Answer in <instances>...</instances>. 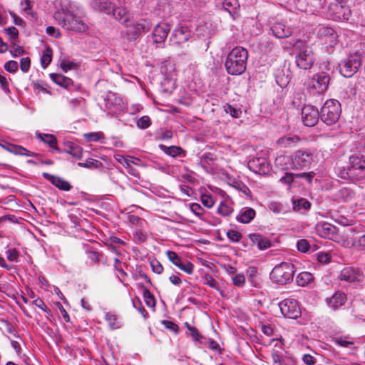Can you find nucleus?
Wrapping results in <instances>:
<instances>
[{"label":"nucleus","instance_id":"23","mask_svg":"<svg viewBox=\"0 0 365 365\" xmlns=\"http://www.w3.org/2000/svg\"><path fill=\"white\" fill-rule=\"evenodd\" d=\"M42 175L45 179L50 181L54 186L61 190L69 191L72 187L68 181L60 177L52 175L47 173H43Z\"/></svg>","mask_w":365,"mask_h":365},{"label":"nucleus","instance_id":"1","mask_svg":"<svg viewBox=\"0 0 365 365\" xmlns=\"http://www.w3.org/2000/svg\"><path fill=\"white\" fill-rule=\"evenodd\" d=\"M61 9L54 12L53 18L63 29L76 32H85L88 29L87 24L75 15L77 6L70 0H61Z\"/></svg>","mask_w":365,"mask_h":365},{"label":"nucleus","instance_id":"45","mask_svg":"<svg viewBox=\"0 0 365 365\" xmlns=\"http://www.w3.org/2000/svg\"><path fill=\"white\" fill-rule=\"evenodd\" d=\"M106 320L109 324L111 329H119L121 326L120 322L118 320V317L116 314L111 312H108L105 317Z\"/></svg>","mask_w":365,"mask_h":365},{"label":"nucleus","instance_id":"59","mask_svg":"<svg viewBox=\"0 0 365 365\" xmlns=\"http://www.w3.org/2000/svg\"><path fill=\"white\" fill-rule=\"evenodd\" d=\"M333 341L336 345L343 347H349L350 345L353 344L352 341H348L345 338H343L342 336L334 337L333 339Z\"/></svg>","mask_w":365,"mask_h":365},{"label":"nucleus","instance_id":"26","mask_svg":"<svg viewBox=\"0 0 365 365\" xmlns=\"http://www.w3.org/2000/svg\"><path fill=\"white\" fill-rule=\"evenodd\" d=\"M256 216V212L253 208L242 207L236 217V220L243 224L250 223Z\"/></svg>","mask_w":365,"mask_h":365},{"label":"nucleus","instance_id":"48","mask_svg":"<svg viewBox=\"0 0 365 365\" xmlns=\"http://www.w3.org/2000/svg\"><path fill=\"white\" fill-rule=\"evenodd\" d=\"M81 65L74 61L73 60H71L69 58H63L61 61L60 67L62 69L64 68H79Z\"/></svg>","mask_w":365,"mask_h":365},{"label":"nucleus","instance_id":"60","mask_svg":"<svg viewBox=\"0 0 365 365\" xmlns=\"http://www.w3.org/2000/svg\"><path fill=\"white\" fill-rule=\"evenodd\" d=\"M205 284L208 285L211 288L219 289V285L217 282L213 279V277L209 274H207L204 277Z\"/></svg>","mask_w":365,"mask_h":365},{"label":"nucleus","instance_id":"14","mask_svg":"<svg viewBox=\"0 0 365 365\" xmlns=\"http://www.w3.org/2000/svg\"><path fill=\"white\" fill-rule=\"evenodd\" d=\"M191 31L185 26L175 28L170 37V41L175 45H180L191 38Z\"/></svg>","mask_w":365,"mask_h":365},{"label":"nucleus","instance_id":"19","mask_svg":"<svg viewBox=\"0 0 365 365\" xmlns=\"http://www.w3.org/2000/svg\"><path fill=\"white\" fill-rule=\"evenodd\" d=\"M166 255L170 261L172 262L173 264H174L175 266L179 267L181 270L189 274L192 273L194 266L190 262H182L180 256L173 251H167Z\"/></svg>","mask_w":365,"mask_h":365},{"label":"nucleus","instance_id":"54","mask_svg":"<svg viewBox=\"0 0 365 365\" xmlns=\"http://www.w3.org/2000/svg\"><path fill=\"white\" fill-rule=\"evenodd\" d=\"M297 247L299 252L305 253L309 250L310 245L307 240L302 239L297 241Z\"/></svg>","mask_w":365,"mask_h":365},{"label":"nucleus","instance_id":"34","mask_svg":"<svg viewBox=\"0 0 365 365\" xmlns=\"http://www.w3.org/2000/svg\"><path fill=\"white\" fill-rule=\"evenodd\" d=\"M318 231L322 237L326 238H331L335 235L336 228L335 226L329 223L324 222L320 227H319Z\"/></svg>","mask_w":365,"mask_h":365},{"label":"nucleus","instance_id":"31","mask_svg":"<svg viewBox=\"0 0 365 365\" xmlns=\"http://www.w3.org/2000/svg\"><path fill=\"white\" fill-rule=\"evenodd\" d=\"M275 165L277 168L282 170L292 169V155H279L275 159Z\"/></svg>","mask_w":365,"mask_h":365},{"label":"nucleus","instance_id":"28","mask_svg":"<svg viewBox=\"0 0 365 365\" xmlns=\"http://www.w3.org/2000/svg\"><path fill=\"white\" fill-rule=\"evenodd\" d=\"M355 197V192L350 187H344L338 190L335 193V197L337 200L344 202H348L352 200Z\"/></svg>","mask_w":365,"mask_h":365},{"label":"nucleus","instance_id":"22","mask_svg":"<svg viewBox=\"0 0 365 365\" xmlns=\"http://www.w3.org/2000/svg\"><path fill=\"white\" fill-rule=\"evenodd\" d=\"M1 146L4 149L14 155L31 157H35L37 155L36 153L28 150L26 148L21 145H15L10 143H5L4 145H1Z\"/></svg>","mask_w":365,"mask_h":365},{"label":"nucleus","instance_id":"35","mask_svg":"<svg viewBox=\"0 0 365 365\" xmlns=\"http://www.w3.org/2000/svg\"><path fill=\"white\" fill-rule=\"evenodd\" d=\"M300 141V138L297 135L283 136L277 140V144L283 148H288L296 145Z\"/></svg>","mask_w":365,"mask_h":365},{"label":"nucleus","instance_id":"17","mask_svg":"<svg viewBox=\"0 0 365 365\" xmlns=\"http://www.w3.org/2000/svg\"><path fill=\"white\" fill-rule=\"evenodd\" d=\"M248 167L252 172L265 175L269 172V163L267 158L259 157L255 158L248 162Z\"/></svg>","mask_w":365,"mask_h":365},{"label":"nucleus","instance_id":"44","mask_svg":"<svg viewBox=\"0 0 365 365\" xmlns=\"http://www.w3.org/2000/svg\"><path fill=\"white\" fill-rule=\"evenodd\" d=\"M68 103L70 108L73 111L83 110L86 108V101L83 98L70 99Z\"/></svg>","mask_w":365,"mask_h":365},{"label":"nucleus","instance_id":"15","mask_svg":"<svg viewBox=\"0 0 365 365\" xmlns=\"http://www.w3.org/2000/svg\"><path fill=\"white\" fill-rule=\"evenodd\" d=\"M103 99L106 108L110 112H116L123 107V99L111 91L106 93Z\"/></svg>","mask_w":365,"mask_h":365},{"label":"nucleus","instance_id":"55","mask_svg":"<svg viewBox=\"0 0 365 365\" xmlns=\"http://www.w3.org/2000/svg\"><path fill=\"white\" fill-rule=\"evenodd\" d=\"M232 211L233 210L231 207L223 202H221L217 208V212L222 216H229Z\"/></svg>","mask_w":365,"mask_h":365},{"label":"nucleus","instance_id":"39","mask_svg":"<svg viewBox=\"0 0 365 365\" xmlns=\"http://www.w3.org/2000/svg\"><path fill=\"white\" fill-rule=\"evenodd\" d=\"M36 136L38 139L48 144L51 148L58 150V148L56 147L57 140L53 135L36 133Z\"/></svg>","mask_w":365,"mask_h":365},{"label":"nucleus","instance_id":"2","mask_svg":"<svg viewBox=\"0 0 365 365\" xmlns=\"http://www.w3.org/2000/svg\"><path fill=\"white\" fill-rule=\"evenodd\" d=\"M336 175L344 180L352 182L365 181V156L360 154L351 155L349 158L347 167L335 168Z\"/></svg>","mask_w":365,"mask_h":365},{"label":"nucleus","instance_id":"11","mask_svg":"<svg viewBox=\"0 0 365 365\" xmlns=\"http://www.w3.org/2000/svg\"><path fill=\"white\" fill-rule=\"evenodd\" d=\"M152 28L150 21L146 19H140L133 23L128 32V38L130 41L136 40L140 36L148 32Z\"/></svg>","mask_w":365,"mask_h":365},{"label":"nucleus","instance_id":"18","mask_svg":"<svg viewBox=\"0 0 365 365\" xmlns=\"http://www.w3.org/2000/svg\"><path fill=\"white\" fill-rule=\"evenodd\" d=\"M339 278L348 282H360L363 279L364 275L358 268L346 267L341 271Z\"/></svg>","mask_w":365,"mask_h":365},{"label":"nucleus","instance_id":"4","mask_svg":"<svg viewBox=\"0 0 365 365\" xmlns=\"http://www.w3.org/2000/svg\"><path fill=\"white\" fill-rule=\"evenodd\" d=\"M341 113L340 103L335 99L327 100L320 110L321 120L327 125L335 124Z\"/></svg>","mask_w":365,"mask_h":365},{"label":"nucleus","instance_id":"43","mask_svg":"<svg viewBox=\"0 0 365 365\" xmlns=\"http://www.w3.org/2000/svg\"><path fill=\"white\" fill-rule=\"evenodd\" d=\"M66 152L73 158L81 159L83 154V148L76 143H71L67 148Z\"/></svg>","mask_w":365,"mask_h":365},{"label":"nucleus","instance_id":"32","mask_svg":"<svg viewBox=\"0 0 365 365\" xmlns=\"http://www.w3.org/2000/svg\"><path fill=\"white\" fill-rule=\"evenodd\" d=\"M361 65V56L357 53L349 55L345 63V67L346 68H360Z\"/></svg>","mask_w":365,"mask_h":365},{"label":"nucleus","instance_id":"38","mask_svg":"<svg viewBox=\"0 0 365 365\" xmlns=\"http://www.w3.org/2000/svg\"><path fill=\"white\" fill-rule=\"evenodd\" d=\"M111 14L116 20L123 23L126 22L128 20V11L124 7H115L114 5Z\"/></svg>","mask_w":365,"mask_h":365},{"label":"nucleus","instance_id":"63","mask_svg":"<svg viewBox=\"0 0 365 365\" xmlns=\"http://www.w3.org/2000/svg\"><path fill=\"white\" fill-rule=\"evenodd\" d=\"M150 264L153 272L156 274H161L163 272V267L158 260H152Z\"/></svg>","mask_w":365,"mask_h":365},{"label":"nucleus","instance_id":"10","mask_svg":"<svg viewBox=\"0 0 365 365\" xmlns=\"http://www.w3.org/2000/svg\"><path fill=\"white\" fill-rule=\"evenodd\" d=\"M281 313L287 318L297 319L301 314V311L297 300L285 299L279 303Z\"/></svg>","mask_w":365,"mask_h":365},{"label":"nucleus","instance_id":"64","mask_svg":"<svg viewBox=\"0 0 365 365\" xmlns=\"http://www.w3.org/2000/svg\"><path fill=\"white\" fill-rule=\"evenodd\" d=\"M161 323L165 326V327L170 331L178 333L179 330L178 326L174 322L168 320H163Z\"/></svg>","mask_w":365,"mask_h":365},{"label":"nucleus","instance_id":"50","mask_svg":"<svg viewBox=\"0 0 365 365\" xmlns=\"http://www.w3.org/2000/svg\"><path fill=\"white\" fill-rule=\"evenodd\" d=\"M227 237L232 242H238L242 237V235L235 230H229L226 232Z\"/></svg>","mask_w":365,"mask_h":365},{"label":"nucleus","instance_id":"21","mask_svg":"<svg viewBox=\"0 0 365 365\" xmlns=\"http://www.w3.org/2000/svg\"><path fill=\"white\" fill-rule=\"evenodd\" d=\"M346 300V296L344 293L337 291L331 297L326 299L327 304L333 310H336L342 307Z\"/></svg>","mask_w":365,"mask_h":365},{"label":"nucleus","instance_id":"42","mask_svg":"<svg viewBox=\"0 0 365 365\" xmlns=\"http://www.w3.org/2000/svg\"><path fill=\"white\" fill-rule=\"evenodd\" d=\"M41 65L43 68H46L51 62L52 60V49L46 47L41 55Z\"/></svg>","mask_w":365,"mask_h":365},{"label":"nucleus","instance_id":"13","mask_svg":"<svg viewBox=\"0 0 365 365\" xmlns=\"http://www.w3.org/2000/svg\"><path fill=\"white\" fill-rule=\"evenodd\" d=\"M320 112L312 105H306L302 110V119L304 125L312 127L319 121Z\"/></svg>","mask_w":365,"mask_h":365},{"label":"nucleus","instance_id":"58","mask_svg":"<svg viewBox=\"0 0 365 365\" xmlns=\"http://www.w3.org/2000/svg\"><path fill=\"white\" fill-rule=\"evenodd\" d=\"M190 331L193 340L198 341L200 344L205 343L203 340H205L206 339L200 334L195 327H193Z\"/></svg>","mask_w":365,"mask_h":365},{"label":"nucleus","instance_id":"30","mask_svg":"<svg viewBox=\"0 0 365 365\" xmlns=\"http://www.w3.org/2000/svg\"><path fill=\"white\" fill-rule=\"evenodd\" d=\"M317 35L321 38H329L330 42L334 41L337 36L336 32L334 28L324 25L319 26Z\"/></svg>","mask_w":365,"mask_h":365},{"label":"nucleus","instance_id":"36","mask_svg":"<svg viewBox=\"0 0 365 365\" xmlns=\"http://www.w3.org/2000/svg\"><path fill=\"white\" fill-rule=\"evenodd\" d=\"M292 205L293 210L299 212L307 211L311 207V203L309 201L304 198H299L297 200L292 199Z\"/></svg>","mask_w":365,"mask_h":365},{"label":"nucleus","instance_id":"29","mask_svg":"<svg viewBox=\"0 0 365 365\" xmlns=\"http://www.w3.org/2000/svg\"><path fill=\"white\" fill-rule=\"evenodd\" d=\"M276 83L281 87H286L291 79V70H276L274 73Z\"/></svg>","mask_w":365,"mask_h":365},{"label":"nucleus","instance_id":"40","mask_svg":"<svg viewBox=\"0 0 365 365\" xmlns=\"http://www.w3.org/2000/svg\"><path fill=\"white\" fill-rule=\"evenodd\" d=\"M314 279L313 275L309 272H300L297 277V283L299 286L305 287Z\"/></svg>","mask_w":365,"mask_h":365},{"label":"nucleus","instance_id":"47","mask_svg":"<svg viewBox=\"0 0 365 365\" xmlns=\"http://www.w3.org/2000/svg\"><path fill=\"white\" fill-rule=\"evenodd\" d=\"M143 295L146 305L150 307H155V299L148 289H143Z\"/></svg>","mask_w":365,"mask_h":365},{"label":"nucleus","instance_id":"46","mask_svg":"<svg viewBox=\"0 0 365 365\" xmlns=\"http://www.w3.org/2000/svg\"><path fill=\"white\" fill-rule=\"evenodd\" d=\"M79 167L87 168H99L102 167V163L98 160L93 158H88L84 163H78Z\"/></svg>","mask_w":365,"mask_h":365},{"label":"nucleus","instance_id":"27","mask_svg":"<svg viewBox=\"0 0 365 365\" xmlns=\"http://www.w3.org/2000/svg\"><path fill=\"white\" fill-rule=\"evenodd\" d=\"M222 6L234 19L239 16L240 6L238 0H224L222 2Z\"/></svg>","mask_w":365,"mask_h":365},{"label":"nucleus","instance_id":"41","mask_svg":"<svg viewBox=\"0 0 365 365\" xmlns=\"http://www.w3.org/2000/svg\"><path fill=\"white\" fill-rule=\"evenodd\" d=\"M272 359L274 364L275 365H289L288 361L289 359L284 356L282 353L278 351L274 350L272 352Z\"/></svg>","mask_w":365,"mask_h":365},{"label":"nucleus","instance_id":"3","mask_svg":"<svg viewBox=\"0 0 365 365\" xmlns=\"http://www.w3.org/2000/svg\"><path fill=\"white\" fill-rule=\"evenodd\" d=\"M290 44L293 48L299 51L295 58L297 66L299 68H311L314 63L311 49L305 45L303 41L299 39L292 40Z\"/></svg>","mask_w":365,"mask_h":365},{"label":"nucleus","instance_id":"53","mask_svg":"<svg viewBox=\"0 0 365 365\" xmlns=\"http://www.w3.org/2000/svg\"><path fill=\"white\" fill-rule=\"evenodd\" d=\"M136 123L139 128L145 129L151 125V120L148 115H144L140 118Z\"/></svg>","mask_w":365,"mask_h":365},{"label":"nucleus","instance_id":"33","mask_svg":"<svg viewBox=\"0 0 365 365\" xmlns=\"http://www.w3.org/2000/svg\"><path fill=\"white\" fill-rule=\"evenodd\" d=\"M160 148L167 155H170L172 157L185 156V151L179 146L172 145L168 147L164 145H160Z\"/></svg>","mask_w":365,"mask_h":365},{"label":"nucleus","instance_id":"7","mask_svg":"<svg viewBox=\"0 0 365 365\" xmlns=\"http://www.w3.org/2000/svg\"><path fill=\"white\" fill-rule=\"evenodd\" d=\"M270 31L277 38L289 37L294 33L295 25L291 19L275 20L269 23Z\"/></svg>","mask_w":365,"mask_h":365},{"label":"nucleus","instance_id":"62","mask_svg":"<svg viewBox=\"0 0 365 365\" xmlns=\"http://www.w3.org/2000/svg\"><path fill=\"white\" fill-rule=\"evenodd\" d=\"M6 257H7L8 260H9L11 262H17L19 255L18 251L15 248L9 249L6 252Z\"/></svg>","mask_w":365,"mask_h":365},{"label":"nucleus","instance_id":"12","mask_svg":"<svg viewBox=\"0 0 365 365\" xmlns=\"http://www.w3.org/2000/svg\"><path fill=\"white\" fill-rule=\"evenodd\" d=\"M329 81V76L327 73L321 71L313 75L308 84L314 88L317 93H322L327 90Z\"/></svg>","mask_w":365,"mask_h":365},{"label":"nucleus","instance_id":"16","mask_svg":"<svg viewBox=\"0 0 365 365\" xmlns=\"http://www.w3.org/2000/svg\"><path fill=\"white\" fill-rule=\"evenodd\" d=\"M171 26L168 23L160 22L153 29L152 38L154 43H164L167 38L168 33L170 31Z\"/></svg>","mask_w":365,"mask_h":365},{"label":"nucleus","instance_id":"61","mask_svg":"<svg viewBox=\"0 0 365 365\" xmlns=\"http://www.w3.org/2000/svg\"><path fill=\"white\" fill-rule=\"evenodd\" d=\"M201 202L208 208H211L214 205V200L210 195L202 194L201 195Z\"/></svg>","mask_w":365,"mask_h":365},{"label":"nucleus","instance_id":"9","mask_svg":"<svg viewBox=\"0 0 365 365\" xmlns=\"http://www.w3.org/2000/svg\"><path fill=\"white\" fill-rule=\"evenodd\" d=\"M313 161V155L308 150H299L292 154V169H304L309 168Z\"/></svg>","mask_w":365,"mask_h":365},{"label":"nucleus","instance_id":"37","mask_svg":"<svg viewBox=\"0 0 365 365\" xmlns=\"http://www.w3.org/2000/svg\"><path fill=\"white\" fill-rule=\"evenodd\" d=\"M51 78L56 84H58L64 88H68L73 83V81L61 74L51 73Z\"/></svg>","mask_w":365,"mask_h":365},{"label":"nucleus","instance_id":"49","mask_svg":"<svg viewBox=\"0 0 365 365\" xmlns=\"http://www.w3.org/2000/svg\"><path fill=\"white\" fill-rule=\"evenodd\" d=\"M83 136L88 142H96L104 138L101 132L88 133H85Z\"/></svg>","mask_w":365,"mask_h":365},{"label":"nucleus","instance_id":"6","mask_svg":"<svg viewBox=\"0 0 365 365\" xmlns=\"http://www.w3.org/2000/svg\"><path fill=\"white\" fill-rule=\"evenodd\" d=\"M247 58V50L241 46H236L227 56L225 63V68H235L236 67L246 68Z\"/></svg>","mask_w":365,"mask_h":365},{"label":"nucleus","instance_id":"8","mask_svg":"<svg viewBox=\"0 0 365 365\" xmlns=\"http://www.w3.org/2000/svg\"><path fill=\"white\" fill-rule=\"evenodd\" d=\"M346 3L337 0H334V2L329 1L326 9L334 20L347 21L349 19L351 11Z\"/></svg>","mask_w":365,"mask_h":365},{"label":"nucleus","instance_id":"20","mask_svg":"<svg viewBox=\"0 0 365 365\" xmlns=\"http://www.w3.org/2000/svg\"><path fill=\"white\" fill-rule=\"evenodd\" d=\"M314 175V173L313 172L302 173H286L285 175L280 178L279 181L289 185L294 182V178H303L309 183H311Z\"/></svg>","mask_w":365,"mask_h":365},{"label":"nucleus","instance_id":"51","mask_svg":"<svg viewBox=\"0 0 365 365\" xmlns=\"http://www.w3.org/2000/svg\"><path fill=\"white\" fill-rule=\"evenodd\" d=\"M232 281L234 285L242 287L245 284L246 278L243 274L239 273L232 277Z\"/></svg>","mask_w":365,"mask_h":365},{"label":"nucleus","instance_id":"57","mask_svg":"<svg viewBox=\"0 0 365 365\" xmlns=\"http://www.w3.org/2000/svg\"><path fill=\"white\" fill-rule=\"evenodd\" d=\"M86 253L87 259L91 263H98L99 262V254L96 251L87 250Z\"/></svg>","mask_w":365,"mask_h":365},{"label":"nucleus","instance_id":"52","mask_svg":"<svg viewBox=\"0 0 365 365\" xmlns=\"http://www.w3.org/2000/svg\"><path fill=\"white\" fill-rule=\"evenodd\" d=\"M225 111L232 115L233 118H240L242 111L240 109H237L234 107H232L230 104H226L224 107Z\"/></svg>","mask_w":365,"mask_h":365},{"label":"nucleus","instance_id":"24","mask_svg":"<svg viewBox=\"0 0 365 365\" xmlns=\"http://www.w3.org/2000/svg\"><path fill=\"white\" fill-rule=\"evenodd\" d=\"M91 5V7L97 11L106 14H110L114 4L110 0H93Z\"/></svg>","mask_w":365,"mask_h":365},{"label":"nucleus","instance_id":"25","mask_svg":"<svg viewBox=\"0 0 365 365\" xmlns=\"http://www.w3.org/2000/svg\"><path fill=\"white\" fill-rule=\"evenodd\" d=\"M250 240L261 250H267L272 246V242L266 237L259 233L249 235Z\"/></svg>","mask_w":365,"mask_h":365},{"label":"nucleus","instance_id":"56","mask_svg":"<svg viewBox=\"0 0 365 365\" xmlns=\"http://www.w3.org/2000/svg\"><path fill=\"white\" fill-rule=\"evenodd\" d=\"M269 209L276 214L284 213L287 212L284 205L277 202H272L269 205Z\"/></svg>","mask_w":365,"mask_h":365},{"label":"nucleus","instance_id":"5","mask_svg":"<svg viewBox=\"0 0 365 365\" xmlns=\"http://www.w3.org/2000/svg\"><path fill=\"white\" fill-rule=\"evenodd\" d=\"M295 272V265L292 262H284L273 268L270 278L277 283L285 284L293 279Z\"/></svg>","mask_w":365,"mask_h":365}]
</instances>
